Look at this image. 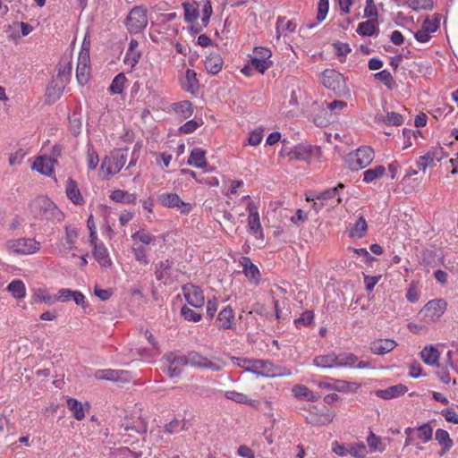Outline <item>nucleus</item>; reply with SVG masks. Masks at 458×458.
Wrapping results in <instances>:
<instances>
[{
    "label": "nucleus",
    "instance_id": "obj_38",
    "mask_svg": "<svg viewBox=\"0 0 458 458\" xmlns=\"http://www.w3.org/2000/svg\"><path fill=\"white\" fill-rule=\"evenodd\" d=\"M110 199L117 203L134 204L137 201L135 193L123 190H114L110 194Z\"/></svg>",
    "mask_w": 458,
    "mask_h": 458
},
{
    "label": "nucleus",
    "instance_id": "obj_53",
    "mask_svg": "<svg viewBox=\"0 0 458 458\" xmlns=\"http://www.w3.org/2000/svg\"><path fill=\"white\" fill-rule=\"evenodd\" d=\"M380 120L387 125L400 126L403 123V116L395 112L387 113L385 116H382Z\"/></svg>",
    "mask_w": 458,
    "mask_h": 458
},
{
    "label": "nucleus",
    "instance_id": "obj_42",
    "mask_svg": "<svg viewBox=\"0 0 458 458\" xmlns=\"http://www.w3.org/2000/svg\"><path fill=\"white\" fill-rule=\"evenodd\" d=\"M386 167L383 165H377L373 168H369L363 173L362 181L366 183L375 182L377 179L382 178L386 174Z\"/></svg>",
    "mask_w": 458,
    "mask_h": 458
},
{
    "label": "nucleus",
    "instance_id": "obj_28",
    "mask_svg": "<svg viewBox=\"0 0 458 458\" xmlns=\"http://www.w3.org/2000/svg\"><path fill=\"white\" fill-rule=\"evenodd\" d=\"M369 20L359 23L357 33L360 36L370 37L378 34L377 19L369 18Z\"/></svg>",
    "mask_w": 458,
    "mask_h": 458
},
{
    "label": "nucleus",
    "instance_id": "obj_60",
    "mask_svg": "<svg viewBox=\"0 0 458 458\" xmlns=\"http://www.w3.org/2000/svg\"><path fill=\"white\" fill-rule=\"evenodd\" d=\"M364 16L366 18L377 19L378 13H377V8L374 3V0H366V6L364 9Z\"/></svg>",
    "mask_w": 458,
    "mask_h": 458
},
{
    "label": "nucleus",
    "instance_id": "obj_29",
    "mask_svg": "<svg viewBox=\"0 0 458 458\" xmlns=\"http://www.w3.org/2000/svg\"><path fill=\"white\" fill-rule=\"evenodd\" d=\"M344 188V185L342 183H339L337 187L331 188L329 190H327L323 192H321L319 195L317 196V199L321 200H330L331 206L338 205L342 202V199L339 194V189L343 190Z\"/></svg>",
    "mask_w": 458,
    "mask_h": 458
},
{
    "label": "nucleus",
    "instance_id": "obj_10",
    "mask_svg": "<svg viewBox=\"0 0 458 458\" xmlns=\"http://www.w3.org/2000/svg\"><path fill=\"white\" fill-rule=\"evenodd\" d=\"M78 238V229L75 226L66 225L64 226V236L56 245V252L59 255L65 256L75 249V243Z\"/></svg>",
    "mask_w": 458,
    "mask_h": 458
},
{
    "label": "nucleus",
    "instance_id": "obj_62",
    "mask_svg": "<svg viewBox=\"0 0 458 458\" xmlns=\"http://www.w3.org/2000/svg\"><path fill=\"white\" fill-rule=\"evenodd\" d=\"M349 453L356 458H364L367 454V448L363 443L351 446Z\"/></svg>",
    "mask_w": 458,
    "mask_h": 458
},
{
    "label": "nucleus",
    "instance_id": "obj_34",
    "mask_svg": "<svg viewBox=\"0 0 458 458\" xmlns=\"http://www.w3.org/2000/svg\"><path fill=\"white\" fill-rule=\"evenodd\" d=\"M422 360L429 366H438L439 352L433 345L425 346L420 352Z\"/></svg>",
    "mask_w": 458,
    "mask_h": 458
},
{
    "label": "nucleus",
    "instance_id": "obj_58",
    "mask_svg": "<svg viewBox=\"0 0 458 458\" xmlns=\"http://www.w3.org/2000/svg\"><path fill=\"white\" fill-rule=\"evenodd\" d=\"M329 10L328 0H319L317 12V21H322L326 19Z\"/></svg>",
    "mask_w": 458,
    "mask_h": 458
},
{
    "label": "nucleus",
    "instance_id": "obj_51",
    "mask_svg": "<svg viewBox=\"0 0 458 458\" xmlns=\"http://www.w3.org/2000/svg\"><path fill=\"white\" fill-rule=\"evenodd\" d=\"M199 8H201V10L199 11L201 12V14L199 13V16L201 18L203 24L206 26L213 13L212 5L209 0H203L200 3H199Z\"/></svg>",
    "mask_w": 458,
    "mask_h": 458
},
{
    "label": "nucleus",
    "instance_id": "obj_1",
    "mask_svg": "<svg viewBox=\"0 0 458 458\" xmlns=\"http://www.w3.org/2000/svg\"><path fill=\"white\" fill-rule=\"evenodd\" d=\"M164 360L167 365L166 371L171 377H178L181 374L182 368L188 364L195 368L213 371H219L225 366V362L219 358H208L198 352H191L187 357L169 353L164 357Z\"/></svg>",
    "mask_w": 458,
    "mask_h": 458
},
{
    "label": "nucleus",
    "instance_id": "obj_6",
    "mask_svg": "<svg viewBox=\"0 0 458 458\" xmlns=\"http://www.w3.org/2000/svg\"><path fill=\"white\" fill-rule=\"evenodd\" d=\"M250 373L266 377L291 375V372L288 369L276 366L269 360L255 359H253L252 366L250 367Z\"/></svg>",
    "mask_w": 458,
    "mask_h": 458
},
{
    "label": "nucleus",
    "instance_id": "obj_48",
    "mask_svg": "<svg viewBox=\"0 0 458 458\" xmlns=\"http://www.w3.org/2000/svg\"><path fill=\"white\" fill-rule=\"evenodd\" d=\"M367 443L372 451L382 453L385 450V445L382 443L381 437L376 436L372 431L369 432L367 437Z\"/></svg>",
    "mask_w": 458,
    "mask_h": 458
},
{
    "label": "nucleus",
    "instance_id": "obj_46",
    "mask_svg": "<svg viewBox=\"0 0 458 458\" xmlns=\"http://www.w3.org/2000/svg\"><path fill=\"white\" fill-rule=\"evenodd\" d=\"M317 367L323 369L337 367V355L327 354L317 357Z\"/></svg>",
    "mask_w": 458,
    "mask_h": 458
},
{
    "label": "nucleus",
    "instance_id": "obj_36",
    "mask_svg": "<svg viewBox=\"0 0 458 458\" xmlns=\"http://www.w3.org/2000/svg\"><path fill=\"white\" fill-rule=\"evenodd\" d=\"M435 439L442 447L440 452L441 456L453 447V440L450 438L449 433L445 429H437L435 433Z\"/></svg>",
    "mask_w": 458,
    "mask_h": 458
},
{
    "label": "nucleus",
    "instance_id": "obj_19",
    "mask_svg": "<svg viewBox=\"0 0 458 458\" xmlns=\"http://www.w3.org/2000/svg\"><path fill=\"white\" fill-rule=\"evenodd\" d=\"M395 346L396 343L392 339H377L370 343L369 349L374 354L384 355L394 350Z\"/></svg>",
    "mask_w": 458,
    "mask_h": 458
},
{
    "label": "nucleus",
    "instance_id": "obj_25",
    "mask_svg": "<svg viewBox=\"0 0 458 458\" xmlns=\"http://www.w3.org/2000/svg\"><path fill=\"white\" fill-rule=\"evenodd\" d=\"M296 24L285 17H278L276 21V40L279 41L281 37H287L289 34L294 32Z\"/></svg>",
    "mask_w": 458,
    "mask_h": 458
},
{
    "label": "nucleus",
    "instance_id": "obj_4",
    "mask_svg": "<svg viewBox=\"0 0 458 458\" xmlns=\"http://www.w3.org/2000/svg\"><path fill=\"white\" fill-rule=\"evenodd\" d=\"M374 150L369 146H362L345 157V163L352 171H359L369 166L374 160Z\"/></svg>",
    "mask_w": 458,
    "mask_h": 458
},
{
    "label": "nucleus",
    "instance_id": "obj_5",
    "mask_svg": "<svg viewBox=\"0 0 458 458\" xmlns=\"http://www.w3.org/2000/svg\"><path fill=\"white\" fill-rule=\"evenodd\" d=\"M447 302L444 299L428 301L419 312L420 320L425 324L437 321L445 313Z\"/></svg>",
    "mask_w": 458,
    "mask_h": 458
},
{
    "label": "nucleus",
    "instance_id": "obj_2",
    "mask_svg": "<svg viewBox=\"0 0 458 458\" xmlns=\"http://www.w3.org/2000/svg\"><path fill=\"white\" fill-rule=\"evenodd\" d=\"M131 252L141 266H148L150 259L148 249L156 244L157 237L146 229H140L131 234Z\"/></svg>",
    "mask_w": 458,
    "mask_h": 458
},
{
    "label": "nucleus",
    "instance_id": "obj_35",
    "mask_svg": "<svg viewBox=\"0 0 458 458\" xmlns=\"http://www.w3.org/2000/svg\"><path fill=\"white\" fill-rule=\"evenodd\" d=\"M72 72V63L69 57H64L61 59L58 67L57 74L55 78L68 84L71 78Z\"/></svg>",
    "mask_w": 458,
    "mask_h": 458
},
{
    "label": "nucleus",
    "instance_id": "obj_12",
    "mask_svg": "<svg viewBox=\"0 0 458 458\" xmlns=\"http://www.w3.org/2000/svg\"><path fill=\"white\" fill-rule=\"evenodd\" d=\"M148 24L146 11L141 7L133 8L128 17L126 25L131 33H139Z\"/></svg>",
    "mask_w": 458,
    "mask_h": 458
},
{
    "label": "nucleus",
    "instance_id": "obj_54",
    "mask_svg": "<svg viewBox=\"0 0 458 458\" xmlns=\"http://www.w3.org/2000/svg\"><path fill=\"white\" fill-rule=\"evenodd\" d=\"M175 112L182 115L183 118L190 117L192 113V106L189 101H182L174 106Z\"/></svg>",
    "mask_w": 458,
    "mask_h": 458
},
{
    "label": "nucleus",
    "instance_id": "obj_9",
    "mask_svg": "<svg viewBox=\"0 0 458 458\" xmlns=\"http://www.w3.org/2000/svg\"><path fill=\"white\" fill-rule=\"evenodd\" d=\"M321 82L325 88L335 93H342L345 89V81L343 74L334 69L324 71Z\"/></svg>",
    "mask_w": 458,
    "mask_h": 458
},
{
    "label": "nucleus",
    "instance_id": "obj_44",
    "mask_svg": "<svg viewBox=\"0 0 458 458\" xmlns=\"http://www.w3.org/2000/svg\"><path fill=\"white\" fill-rule=\"evenodd\" d=\"M248 228L250 233L256 238L263 239L262 226L259 216H248Z\"/></svg>",
    "mask_w": 458,
    "mask_h": 458
},
{
    "label": "nucleus",
    "instance_id": "obj_22",
    "mask_svg": "<svg viewBox=\"0 0 458 458\" xmlns=\"http://www.w3.org/2000/svg\"><path fill=\"white\" fill-rule=\"evenodd\" d=\"M408 391L406 386L403 384H397L392 386H389L386 389H379L375 392L376 395L379 398L389 400L397 398L399 396L403 395Z\"/></svg>",
    "mask_w": 458,
    "mask_h": 458
},
{
    "label": "nucleus",
    "instance_id": "obj_14",
    "mask_svg": "<svg viewBox=\"0 0 458 458\" xmlns=\"http://www.w3.org/2000/svg\"><path fill=\"white\" fill-rule=\"evenodd\" d=\"M159 202L167 208H176L182 214H189L192 210V205L184 202L176 193H163L158 197Z\"/></svg>",
    "mask_w": 458,
    "mask_h": 458
},
{
    "label": "nucleus",
    "instance_id": "obj_50",
    "mask_svg": "<svg viewBox=\"0 0 458 458\" xmlns=\"http://www.w3.org/2000/svg\"><path fill=\"white\" fill-rule=\"evenodd\" d=\"M358 361V357L353 353L344 352L337 355V367L353 366Z\"/></svg>",
    "mask_w": 458,
    "mask_h": 458
},
{
    "label": "nucleus",
    "instance_id": "obj_39",
    "mask_svg": "<svg viewBox=\"0 0 458 458\" xmlns=\"http://www.w3.org/2000/svg\"><path fill=\"white\" fill-rule=\"evenodd\" d=\"M225 397L228 400L233 401L237 403L248 404L252 407H257L259 403L255 400H251L247 394L240 393L234 390L225 391L224 394Z\"/></svg>",
    "mask_w": 458,
    "mask_h": 458
},
{
    "label": "nucleus",
    "instance_id": "obj_27",
    "mask_svg": "<svg viewBox=\"0 0 458 458\" xmlns=\"http://www.w3.org/2000/svg\"><path fill=\"white\" fill-rule=\"evenodd\" d=\"M368 230V225L364 216H360L353 225L348 227V234L351 238L360 239Z\"/></svg>",
    "mask_w": 458,
    "mask_h": 458
},
{
    "label": "nucleus",
    "instance_id": "obj_63",
    "mask_svg": "<svg viewBox=\"0 0 458 458\" xmlns=\"http://www.w3.org/2000/svg\"><path fill=\"white\" fill-rule=\"evenodd\" d=\"M263 139V130L261 128L253 130L250 132L248 143L251 146L259 145Z\"/></svg>",
    "mask_w": 458,
    "mask_h": 458
},
{
    "label": "nucleus",
    "instance_id": "obj_32",
    "mask_svg": "<svg viewBox=\"0 0 458 458\" xmlns=\"http://www.w3.org/2000/svg\"><path fill=\"white\" fill-rule=\"evenodd\" d=\"M224 64L223 58L219 54L212 53L208 55L205 59V68L206 70L212 74L218 73Z\"/></svg>",
    "mask_w": 458,
    "mask_h": 458
},
{
    "label": "nucleus",
    "instance_id": "obj_23",
    "mask_svg": "<svg viewBox=\"0 0 458 458\" xmlns=\"http://www.w3.org/2000/svg\"><path fill=\"white\" fill-rule=\"evenodd\" d=\"M128 372L116 369H99L95 373V378L98 380H127Z\"/></svg>",
    "mask_w": 458,
    "mask_h": 458
},
{
    "label": "nucleus",
    "instance_id": "obj_24",
    "mask_svg": "<svg viewBox=\"0 0 458 458\" xmlns=\"http://www.w3.org/2000/svg\"><path fill=\"white\" fill-rule=\"evenodd\" d=\"M155 275L156 278L165 284H171L173 280L170 262L168 260L158 262L156 265Z\"/></svg>",
    "mask_w": 458,
    "mask_h": 458
},
{
    "label": "nucleus",
    "instance_id": "obj_37",
    "mask_svg": "<svg viewBox=\"0 0 458 458\" xmlns=\"http://www.w3.org/2000/svg\"><path fill=\"white\" fill-rule=\"evenodd\" d=\"M182 88L191 93H195L199 89V81L197 80V73L194 70L188 69L185 76L182 81Z\"/></svg>",
    "mask_w": 458,
    "mask_h": 458
},
{
    "label": "nucleus",
    "instance_id": "obj_17",
    "mask_svg": "<svg viewBox=\"0 0 458 458\" xmlns=\"http://www.w3.org/2000/svg\"><path fill=\"white\" fill-rule=\"evenodd\" d=\"M56 163L57 161L55 157L39 156L35 159L31 168L41 174L51 176L54 174Z\"/></svg>",
    "mask_w": 458,
    "mask_h": 458
},
{
    "label": "nucleus",
    "instance_id": "obj_49",
    "mask_svg": "<svg viewBox=\"0 0 458 458\" xmlns=\"http://www.w3.org/2000/svg\"><path fill=\"white\" fill-rule=\"evenodd\" d=\"M375 78L381 81L388 89H393L395 86L394 80L392 74L387 70H383L377 72Z\"/></svg>",
    "mask_w": 458,
    "mask_h": 458
},
{
    "label": "nucleus",
    "instance_id": "obj_61",
    "mask_svg": "<svg viewBox=\"0 0 458 458\" xmlns=\"http://www.w3.org/2000/svg\"><path fill=\"white\" fill-rule=\"evenodd\" d=\"M232 360L236 367L242 368L247 372H250V367L252 366L253 359L233 357Z\"/></svg>",
    "mask_w": 458,
    "mask_h": 458
},
{
    "label": "nucleus",
    "instance_id": "obj_57",
    "mask_svg": "<svg viewBox=\"0 0 458 458\" xmlns=\"http://www.w3.org/2000/svg\"><path fill=\"white\" fill-rule=\"evenodd\" d=\"M140 58V51L128 49L124 56V64L133 68L138 64Z\"/></svg>",
    "mask_w": 458,
    "mask_h": 458
},
{
    "label": "nucleus",
    "instance_id": "obj_21",
    "mask_svg": "<svg viewBox=\"0 0 458 458\" xmlns=\"http://www.w3.org/2000/svg\"><path fill=\"white\" fill-rule=\"evenodd\" d=\"M65 193L67 198L75 205L81 206L85 203V199L78 187L77 182L69 178L65 185Z\"/></svg>",
    "mask_w": 458,
    "mask_h": 458
},
{
    "label": "nucleus",
    "instance_id": "obj_47",
    "mask_svg": "<svg viewBox=\"0 0 458 458\" xmlns=\"http://www.w3.org/2000/svg\"><path fill=\"white\" fill-rule=\"evenodd\" d=\"M126 78L123 73L117 74L109 87V91L113 94H121L124 88Z\"/></svg>",
    "mask_w": 458,
    "mask_h": 458
},
{
    "label": "nucleus",
    "instance_id": "obj_41",
    "mask_svg": "<svg viewBox=\"0 0 458 458\" xmlns=\"http://www.w3.org/2000/svg\"><path fill=\"white\" fill-rule=\"evenodd\" d=\"M184 17L186 21L194 22L199 17V4L195 1H188L183 4Z\"/></svg>",
    "mask_w": 458,
    "mask_h": 458
},
{
    "label": "nucleus",
    "instance_id": "obj_64",
    "mask_svg": "<svg viewBox=\"0 0 458 458\" xmlns=\"http://www.w3.org/2000/svg\"><path fill=\"white\" fill-rule=\"evenodd\" d=\"M441 415L445 419L446 421L458 424V414L453 408L442 410Z\"/></svg>",
    "mask_w": 458,
    "mask_h": 458
},
{
    "label": "nucleus",
    "instance_id": "obj_26",
    "mask_svg": "<svg viewBox=\"0 0 458 458\" xmlns=\"http://www.w3.org/2000/svg\"><path fill=\"white\" fill-rule=\"evenodd\" d=\"M31 303H46L51 306L55 303V295L50 294L46 289L37 288L32 292Z\"/></svg>",
    "mask_w": 458,
    "mask_h": 458
},
{
    "label": "nucleus",
    "instance_id": "obj_15",
    "mask_svg": "<svg viewBox=\"0 0 458 458\" xmlns=\"http://www.w3.org/2000/svg\"><path fill=\"white\" fill-rule=\"evenodd\" d=\"M182 292L187 303L196 309H201L205 304V296L202 290L193 284H186Z\"/></svg>",
    "mask_w": 458,
    "mask_h": 458
},
{
    "label": "nucleus",
    "instance_id": "obj_3",
    "mask_svg": "<svg viewBox=\"0 0 458 458\" xmlns=\"http://www.w3.org/2000/svg\"><path fill=\"white\" fill-rule=\"evenodd\" d=\"M30 207L31 212L37 216L56 221L64 218V213L46 196L37 197L31 201Z\"/></svg>",
    "mask_w": 458,
    "mask_h": 458
},
{
    "label": "nucleus",
    "instance_id": "obj_45",
    "mask_svg": "<svg viewBox=\"0 0 458 458\" xmlns=\"http://www.w3.org/2000/svg\"><path fill=\"white\" fill-rule=\"evenodd\" d=\"M67 405L76 420H81L85 417V411L83 405L76 399L69 398L67 400Z\"/></svg>",
    "mask_w": 458,
    "mask_h": 458
},
{
    "label": "nucleus",
    "instance_id": "obj_18",
    "mask_svg": "<svg viewBox=\"0 0 458 458\" xmlns=\"http://www.w3.org/2000/svg\"><path fill=\"white\" fill-rule=\"evenodd\" d=\"M240 264L249 282L253 285H258L260 281V272L258 267L253 264L248 257H242L240 259Z\"/></svg>",
    "mask_w": 458,
    "mask_h": 458
},
{
    "label": "nucleus",
    "instance_id": "obj_13",
    "mask_svg": "<svg viewBox=\"0 0 458 458\" xmlns=\"http://www.w3.org/2000/svg\"><path fill=\"white\" fill-rule=\"evenodd\" d=\"M251 58V66L260 73H264L271 65L272 53L266 47H255Z\"/></svg>",
    "mask_w": 458,
    "mask_h": 458
},
{
    "label": "nucleus",
    "instance_id": "obj_16",
    "mask_svg": "<svg viewBox=\"0 0 458 458\" xmlns=\"http://www.w3.org/2000/svg\"><path fill=\"white\" fill-rule=\"evenodd\" d=\"M445 156L442 148L430 149L416 160V165L425 172L428 166H433L436 162H440Z\"/></svg>",
    "mask_w": 458,
    "mask_h": 458
},
{
    "label": "nucleus",
    "instance_id": "obj_20",
    "mask_svg": "<svg viewBox=\"0 0 458 458\" xmlns=\"http://www.w3.org/2000/svg\"><path fill=\"white\" fill-rule=\"evenodd\" d=\"M67 83L54 77L47 88L46 97L48 102L56 101L63 94Z\"/></svg>",
    "mask_w": 458,
    "mask_h": 458
},
{
    "label": "nucleus",
    "instance_id": "obj_33",
    "mask_svg": "<svg viewBox=\"0 0 458 458\" xmlns=\"http://www.w3.org/2000/svg\"><path fill=\"white\" fill-rule=\"evenodd\" d=\"M187 163L188 165L197 168H205L208 165L206 159V151L199 148H193L191 152Z\"/></svg>",
    "mask_w": 458,
    "mask_h": 458
},
{
    "label": "nucleus",
    "instance_id": "obj_56",
    "mask_svg": "<svg viewBox=\"0 0 458 458\" xmlns=\"http://www.w3.org/2000/svg\"><path fill=\"white\" fill-rule=\"evenodd\" d=\"M433 428L425 423L418 428V437L424 443L428 442L432 438Z\"/></svg>",
    "mask_w": 458,
    "mask_h": 458
},
{
    "label": "nucleus",
    "instance_id": "obj_59",
    "mask_svg": "<svg viewBox=\"0 0 458 458\" xmlns=\"http://www.w3.org/2000/svg\"><path fill=\"white\" fill-rule=\"evenodd\" d=\"M182 316L189 321H199L201 318L200 313H198L197 311L188 308V307H182L181 310Z\"/></svg>",
    "mask_w": 458,
    "mask_h": 458
},
{
    "label": "nucleus",
    "instance_id": "obj_7",
    "mask_svg": "<svg viewBox=\"0 0 458 458\" xmlns=\"http://www.w3.org/2000/svg\"><path fill=\"white\" fill-rule=\"evenodd\" d=\"M5 248L11 253L30 255L39 250L40 243L35 239L20 238L6 242Z\"/></svg>",
    "mask_w": 458,
    "mask_h": 458
},
{
    "label": "nucleus",
    "instance_id": "obj_55",
    "mask_svg": "<svg viewBox=\"0 0 458 458\" xmlns=\"http://www.w3.org/2000/svg\"><path fill=\"white\" fill-rule=\"evenodd\" d=\"M440 26V21L438 18L429 19L427 18L424 20L421 29H423L426 32H428L430 35L435 33Z\"/></svg>",
    "mask_w": 458,
    "mask_h": 458
},
{
    "label": "nucleus",
    "instance_id": "obj_8",
    "mask_svg": "<svg viewBox=\"0 0 458 458\" xmlns=\"http://www.w3.org/2000/svg\"><path fill=\"white\" fill-rule=\"evenodd\" d=\"M126 160L127 153L125 151L114 150L103 160L101 169L107 175H114L124 166Z\"/></svg>",
    "mask_w": 458,
    "mask_h": 458
},
{
    "label": "nucleus",
    "instance_id": "obj_30",
    "mask_svg": "<svg viewBox=\"0 0 458 458\" xmlns=\"http://www.w3.org/2000/svg\"><path fill=\"white\" fill-rule=\"evenodd\" d=\"M7 292L16 300H22L26 296V285L21 279L11 281L6 286Z\"/></svg>",
    "mask_w": 458,
    "mask_h": 458
},
{
    "label": "nucleus",
    "instance_id": "obj_43",
    "mask_svg": "<svg viewBox=\"0 0 458 458\" xmlns=\"http://www.w3.org/2000/svg\"><path fill=\"white\" fill-rule=\"evenodd\" d=\"M347 106V103L342 100H333L331 102L324 101L320 105L319 113L329 111L331 114H337L341 110Z\"/></svg>",
    "mask_w": 458,
    "mask_h": 458
},
{
    "label": "nucleus",
    "instance_id": "obj_40",
    "mask_svg": "<svg viewBox=\"0 0 458 458\" xmlns=\"http://www.w3.org/2000/svg\"><path fill=\"white\" fill-rule=\"evenodd\" d=\"M93 247V255L96 259L100 263L103 267H109L112 262L109 258L108 250L104 245L103 242L97 244Z\"/></svg>",
    "mask_w": 458,
    "mask_h": 458
},
{
    "label": "nucleus",
    "instance_id": "obj_11",
    "mask_svg": "<svg viewBox=\"0 0 458 458\" xmlns=\"http://www.w3.org/2000/svg\"><path fill=\"white\" fill-rule=\"evenodd\" d=\"M90 59L89 48L82 47L80 51L77 69H76V79L81 85L88 83L90 75Z\"/></svg>",
    "mask_w": 458,
    "mask_h": 458
},
{
    "label": "nucleus",
    "instance_id": "obj_31",
    "mask_svg": "<svg viewBox=\"0 0 458 458\" xmlns=\"http://www.w3.org/2000/svg\"><path fill=\"white\" fill-rule=\"evenodd\" d=\"M217 327L223 329L232 328L234 322V313L230 307L222 310L217 316Z\"/></svg>",
    "mask_w": 458,
    "mask_h": 458
},
{
    "label": "nucleus",
    "instance_id": "obj_52",
    "mask_svg": "<svg viewBox=\"0 0 458 458\" xmlns=\"http://www.w3.org/2000/svg\"><path fill=\"white\" fill-rule=\"evenodd\" d=\"M334 52L338 57L340 62L345 60L346 55L352 51L350 46L347 43L336 42L333 44Z\"/></svg>",
    "mask_w": 458,
    "mask_h": 458
}]
</instances>
